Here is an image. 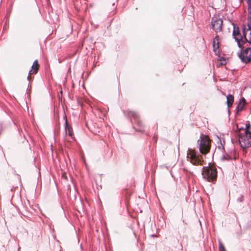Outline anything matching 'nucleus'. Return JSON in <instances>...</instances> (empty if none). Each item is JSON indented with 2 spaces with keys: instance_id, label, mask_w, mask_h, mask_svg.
<instances>
[{
  "instance_id": "25",
  "label": "nucleus",
  "mask_w": 251,
  "mask_h": 251,
  "mask_svg": "<svg viewBox=\"0 0 251 251\" xmlns=\"http://www.w3.org/2000/svg\"><path fill=\"white\" fill-rule=\"evenodd\" d=\"M151 236H152V237H154V236H155V235H153V234H152V235H151Z\"/></svg>"
},
{
  "instance_id": "3",
  "label": "nucleus",
  "mask_w": 251,
  "mask_h": 251,
  "mask_svg": "<svg viewBox=\"0 0 251 251\" xmlns=\"http://www.w3.org/2000/svg\"><path fill=\"white\" fill-rule=\"evenodd\" d=\"M187 157L190 160L191 163L195 165H201L203 160L201 156L192 149H188Z\"/></svg>"
},
{
  "instance_id": "8",
  "label": "nucleus",
  "mask_w": 251,
  "mask_h": 251,
  "mask_svg": "<svg viewBox=\"0 0 251 251\" xmlns=\"http://www.w3.org/2000/svg\"><path fill=\"white\" fill-rule=\"evenodd\" d=\"M212 26L213 30L216 32H220L222 30V25H223V20L221 18H216L212 20Z\"/></svg>"
},
{
  "instance_id": "15",
  "label": "nucleus",
  "mask_w": 251,
  "mask_h": 251,
  "mask_svg": "<svg viewBox=\"0 0 251 251\" xmlns=\"http://www.w3.org/2000/svg\"><path fill=\"white\" fill-rule=\"evenodd\" d=\"M219 61H220L218 66H223L226 64V59L224 57H221L219 59Z\"/></svg>"
},
{
  "instance_id": "23",
  "label": "nucleus",
  "mask_w": 251,
  "mask_h": 251,
  "mask_svg": "<svg viewBox=\"0 0 251 251\" xmlns=\"http://www.w3.org/2000/svg\"><path fill=\"white\" fill-rule=\"evenodd\" d=\"M243 196H241L240 198H239L237 199V201H239V202H242L243 201Z\"/></svg>"
},
{
  "instance_id": "18",
  "label": "nucleus",
  "mask_w": 251,
  "mask_h": 251,
  "mask_svg": "<svg viewBox=\"0 0 251 251\" xmlns=\"http://www.w3.org/2000/svg\"><path fill=\"white\" fill-rule=\"evenodd\" d=\"M37 73V72H34V70L32 68H31V69L30 70H29V71L28 72V76L27 77V79L28 80H30L29 75H31L33 74H36Z\"/></svg>"
},
{
  "instance_id": "19",
  "label": "nucleus",
  "mask_w": 251,
  "mask_h": 251,
  "mask_svg": "<svg viewBox=\"0 0 251 251\" xmlns=\"http://www.w3.org/2000/svg\"><path fill=\"white\" fill-rule=\"evenodd\" d=\"M218 40H219L218 36L216 35L215 36V38L214 39V40H215L217 42L216 49H218L219 48Z\"/></svg>"
},
{
  "instance_id": "22",
  "label": "nucleus",
  "mask_w": 251,
  "mask_h": 251,
  "mask_svg": "<svg viewBox=\"0 0 251 251\" xmlns=\"http://www.w3.org/2000/svg\"><path fill=\"white\" fill-rule=\"evenodd\" d=\"M248 30L250 31V35L251 36V25L248 23Z\"/></svg>"
},
{
  "instance_id": "2",
  "label": "nucleus",
  "mask_w": 251,
  "mask_h": 251,
  "mask_svg": "<svg viewBox=\"0 0 251 251\" xmlns=\"http://www.w3.org/2000/svg\"><path fill=\"white\" fill-rule=\"evenodd\" d=\"M251 131L245 130L244 132H240L239 134V143L241 148L246 149L251 146Z\"/></svg>"
},
{
  "instance_id": "16",
  "label": "nucleus",
  "mask_w": 251,
  "mask_h": 251,
  "mask_svg": "<svg viewBox=\"0 0 251 251\" xmlns=\"http://www.w3.org/2000/svg\"><path fill=\"white\" fill-rule=\"evenodd\" d=\"M250 126V124H246V126H245V127H240L239 128V131L240 132H241V131H243V132H244V131L245 130H249L248 128Z\"/></svg>"
},
{
  "instance_id": "5",
  "label": "nucleus",
  "mask_w": 251,
  "mask_h": 251,
  "mask_svg": "<svg viewBox=\"0 0 251 251\" xmlns=\"http://www.w3.org/2000/svg\"><path fill=\"white\" fill-rule=\"evenodd\" d=\"M232 36L235 40L237 42L238 47L241 48L243 45L245 43V42L243 36L239 32V27L238 26L236 27L234 26Z\"/></svg>"
},
{
  "instance_id": "11",
  "label": "nucleus",
  "mask_w": 251,
  "mask_h": 251,
  "mask_svg": "<svg viewBox=\"0 0 251 251\" xmlns=\"http://www.w3.org/2000/svg\"><path fill=\"white\" fill-rule=\"evenodd\" d=\"M234 101V97L231 95H229L226 96V104L228 108V111H229V107L232 106Z\"/></svg>"
},
{
  "instance_id": "17",
  "label": "nucleus",
  "mask_w": 251,
  "mask_h": 251,
  "mask_svg": "<svg viewBox=\"0 0 251 251\" xmlns=\"http://www.w3.org/2000/svg\"><path fill=\"white\" fill-rule=\"evenodd\" d=\"M219 251H226L224 246L221 243V242H219Z\"/></svg>"
},
{
  "instance_id": "6",
  "label": "nucleus",
  "mask_w": 251,
  "mask_h": 251,
  "mask_svg": "<svg viewBox=\"0 0 251 251\" xmlns=\"http://www.w3.org/2000/svg\"><path fill=\"white\" fill-rule=\"evenodd\" d=\"M210 150V143L206 138L202 137L201 138L199 144V150L200 152L202 154L207 153Z\"/></svg>"
},
{
  "instance_id": "4",
  "label": "nucleus",
  "mask_w": 251,
  "mask_h": 251,
  "mask_svg": "<svg viewBox=\"0 0 251 251\" xmlns=\"http://www.w3.org/2000/svg\"><path fill=\"white\" fill-rule=\"evenodd\" d=\"M240 49L241 51L238 54V56L242 62L247 64L251 61V48H247L243 51L242 47Z\"/></svg>"
},
{
  "instance_id": "12",
  "label": "nucleus",
  "mask_w": 251,
  "mask_h": 251,
  "mask_svg": "<svg viewBox=\"0 0 251 251\" xmlns=\"http://www.w3.org/2000/svg\"><path fill=\"white\" fill-rule=\"evenodd\" d=\"M243 39L244 40L245 43L248 42L249 43V44H251V36H250V37L249 39H248L246 37V31L245 30V27H244L243 28Z\"/></svg>"
},
{
  "instance_id": "20",
  "label": "nucleus",
  "mask_w": 251,
  "mask_h": 251,
  "mask_svg": "<svg viewBox=\"0 0 251 251\" xmlns=\"http://www.w3.org/2000/svg\"><path fill=\"white\" fill-rule=\"evenodd\" d=\"M222 158L223 159H225V160H229V159H231V157L230 156H229L228 154H226L223 155Z\"/></svg>"
},
{
  "instance_id": "10",
  "label": "nucleus",
  "mask_w": 251,
  "mask_h": 251,
  "mask_svg": "<svg viewBox=\"0 0 251 251\" xmlns=\"http://www.w3.org/2000/svg\"><path fill=\"white\" fill-rule=\"evenodd\" d=\"M245 102H246V100L244 98H242L241 99H240V100L238 103V104L237 105V107L236 108V109L237 110V112L238 113L243 110V109L244 107Z\"/></svg>"
},
{
  "instance_id": "14",
  "label": "nucleus",
  "mask_w": 251,
  "mask_h": 251,
  "mask_svg": "<svg viewBox=\"0 0 251 251\" xmlns=\"http://www.w3.org/2000/svg\"><path fill=\"white\" fill-rule=\"evenodd\" d=\"M39 68V65L38 64V61L37 60H35L33 63V65L31 67L34 70V72H37Z\"/></svg>"
},
{
  "instance_id": "21",
  "label": "nucleus",
  "mask_w": 251,
  "mask_h": 251,
  "mask_svg": "<svg viewBox=\"0 0 251 251\" xmlns=\"http://www.w3.org/2000/svg\"><path fill=\"white\" fill-rule=\"evenodd\" d=\"M216 43H217L216 41L214 40L213 42V50L214 51H216V45H217Z\"/></svg>"
},
{
  "instance_id": "9",
  "label": "nucleus",
  "mask_w": 251,
  "mask_h": 251,
  "mask_svg": "<svg viewBox=\"0 0 251 251\" xmlns=\"http://www.w3.org/2000/svg\"><path fill=\"white\" fill-rule=\"evenodd\" d=\"M216 141L217 143V146L218 149L221 150H224L225 140L223 138L221 135L217 136L216 138Z\"/></svg>"
},
{
  "instance_id": "13",
  "label": "nucleus",
  "mask_w": 251,
  "mask_h": 251,
  "mask_svg": "<svg viewBox=\"0 0 251 251\" xmlns=\"http://www.w3.org/2000/svg\"><path fill=\"white\" fill-rule=\"evenodd\" d=\"M65 130H66V132H67V131L68 132V134H69V136H70L71 137H72V136L73 135V132L72 131V129L68 126L67 121H66V122H65Z\"/></svg>"
},
{
  "instance_id": "1",
  "label": "nucleus",
  "mask_w": 251,
  "mask_h": 251,
  "mask_svg": "<svg viewBox=\"0 0 251 251\" xmlns=\"http://www.w3.org/2000/svg\"><path fill=\"white\" fill-rule=\"evenodd\" d=\"M202 175L203 177L209 182L215 181L217 177V171L216 168L208 166L203 167Z\"/></svg>"
},
{
  "instance_id": "24",
  "label": "nucleus",
  "mask_w": 251,
  "mask_h": 251,
  "mask_svg": "<svg viewBox=\"0 0 251 251\" xmlns=\"http://www.w3.org/2000/svg\"><path fill=\"white\" fill-rule=\"evenodd\" d=\"M251 0H247V1L248 2H250V1H251Z\"/></svg>"
},
{
  "instance_id": "7",
  "label": "nucleus",
  "mask_w": 251,
  "mask_h": 251,
  "mask_svg": "<svg viewBox=\"0 0 251 251\" xmlns=\"http://www.w3.org/2000/svg\"><path fill=\"white\" fill-rule=\"evenodd\" d=\"M128 115L129 116L132 117L135 119V122L137 123V125L139 126L140 128L137 129V130L143 132L144 131L143 129V125L141 121L140 120L139 116L137 113L135 111H129L128 113Z\"/></svg>"
}]
</instances>
